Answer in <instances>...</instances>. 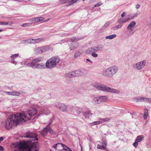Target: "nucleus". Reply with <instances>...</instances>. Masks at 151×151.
<instances>
[{"instance_id": "obj_1", "label": "nucleus", "mask_w": 151, "mask_h": 151, "mask_svg": "<svg viewBox=\"0 0 151 151\" xmlns=\"http://www.w3.org/2000/svg\"><path fill=\"white\" fill-rule=\"evenodd\" d=\"M24 137L29 138L30 139L27 142L25 141L20 142L19 143L15 142L13 145L15 147L19 149L20 151H38L36 149L38 140L36 134L33 132H27L24 136Z\"/></svg>"}, {"instance_id": "obj_2", "label": "nucleus", "mask_w": 151, "mask_h": 151, "mask_svg": "<svg viewBox=\"0 0 151 151\" xmlns=\"http://www.w3.org/2000/svg\"><path fill=\"white\" fill-rule=\"evenodd\" d=\"M44 59V58L42 57L37 58L27 63L26 65L35 69H45V67L47 68L52 69L55 68L60 60L58 57L54 56L47 61L45 66L42 63H38L42 61Z\"/></svg>"}, {"instance_id": "obj_3", "label": "nucleus", "mask_w": 151, "mask_h": 151, "mask_svg": "<svg viewBox=\"0 0 151 151\" xmlns=\"http://www.w3.org/2000/svg\"><path fill=\"white\" fill-rule=\"evenodd\" d=\"M18 114H12L7 118L4 125L6 129H12L15 126L24 122L21 116H18Z\"/></svg>"}, {"instance_id": "obj_4", "label": "nucleus", "mask_w": 151, "mask_h": 151, "mask_svg": "<svg viewBox=\"0 0 151 151\" xmlns=\"http://www.w3.org/2000/svg\"><path fill=\"white\" fill-rule=\"evenodd\" d=\"M37 111L36 109L31 108L27 111L25 113L22 112L19 113L18 116H21L22 119L24 122L30 119L32 116H33L37 114Z\"/></svg>"}, {"instance_id": "obj_5", "label": "nucleus", "mask_w": 151, "mask_h": 151, "mask_svg": "<svg viewBox=\"0 0 151 151\" xmlns=\"http://www.w3.org/2000/svg\"><path fill=\"white\" fill-rule=\"evenodd\" d=\"M94 86L98 90L102 91H107L113 93H118L120 92V91L119 90L110 88L106 85H100L97 83L94 85Z\"/></svg>"}, {"instance_id": "obj_6", "label": "nucleus", "mask_w": 151, "mask_h": 151, "mask_svg": "<svg viewBox=\"0 0 151 151\" xmlns=\"http://www.w3.org/2000/svg\"><path fill=\"white\" fill-rule=\"evenodd\" d=\"M118 70L117 66H113L104 70L102 73V74L106 77H110L116 73Z\"/></svg>"}, {"instance_id": "obj_7", "label": "nucleus", "mask_w": 151, "mask_h": 151, "mask_svg": "<svg viewBox=\"0 0 151 151\" xmlns=\"http://www.w3.org/2000/svg\"><path fill=\"white\" fill-rule=\"evenodd\" d=\"M86 71L84 69L77 70L73 71L66 74V76L69 78L79 76H83L85 73Z\"/></svg>"}, {"instance_id": "obj_8", "label": "nucleus", "mask_w": 151, "mask_h": 151, "mask_svg": "<svg viewBox=\"0 0 151 151\" xmlns=\"http://www.w3.org/2000/svg\"><path fill=\"white\" fill-rule=\"evenodd\" d=\"M52 147L58 151H73L65 145L61 143H58L55 144Z\"/></svg>"}, {"instance_id": "obj_9", "label": "nucleus", "mask_w": 151, "mask_h": 151, "mask_svg": "<svg viewBox=\"0 0 151 151\" xmlns=\"http://www.w3.org/2000/svg\"><path fill=\"white\" fill-rule=\"evenodd\" d=\"M146 63V61L144 60L133 64L132 67L136 70H140L145 66Z\"/></svg>"}, {"instance_id": "obj_10", "label": "nucleus", "mask_w": 151, "mask_h": 151, "mask_svg": "<svg viewBox=\"0 0 151 151\" xmlns=\"http://www.w3.org/2000/svg\"><path fill=\"white\" fill-rule=\"evenodd\" d=\"M51 134H53L54 132L52 129L50 128L49 124L47 125L46 127L44 129L41 131L40 132L41 134L43 136H44L46 135L47 132Z\"/></svg>"}, {"instance_id": "obj_11", "label": "nucleus", "mask_w": 151, "mask_h": 151, "mask_svg": "<svg viewBox=\"0 0 151 151\" xmlns=\"http://www.w3.org/2000/svg\"><path fill=\"white\" fill-rule=\"evenodd\" d=\"M136 24V22L134 21H133L130 23L127 27V29L130 31L129 32L127 33V35L129 36L132 35L134 32L132 30V28L134 27Z\"/></svg>"}, {"instance_id": "obj_12", "label": "nucleus", "mask_w": 151, "mask_h": 151, "mask_svg": "<svg viewBox=\"0 0 151 151\" xmlns=\"http://www.w3.org/2000/svg\"><path fill=\"white\" fill-rule=\"evenodd\" d=\"M56 106L59 108L62 111H66L67 110V106L63 104H59L56 105Z\"/></svg>"}, {"instance_id": "obj_13", "label": "nucleus", "mask_w": 151, "mask_h": 151, "mask_svg": "<svg viewBox=\"0 0 151 151\" xmlns=\"http://www.w3.org/2000/svg\"><path fill=\"white\" fill-rule=\"evenodd\" d=\"M107 145V142L106 141H103L101 143V145H98L97 148L98 149L105 150Z\"/></svg>"}, {"instance_id": "obj_14", "label": "nucleus", "mask_w": 151, "mask_h": 151, "mask_svg": "<svg viewBox=\"0 0 151 151\" xmlns=\"http://www.w3.org/2000/svg\"><path fill=\"white\" fill-rule=\"evenodd\" d=\"M40 111L42 112L43 114H45V115H48L50 113V111L47 109V108L45 107H41L40 109Z\"/></svg>"}, {"instance_id": "obj_15", "label": "nucleus", "mask_w": 151, "mask_h": 151, "mask_svg": "<svg viewBox=\"0 0 151 151\" xmlns=\"http://www.w3.org/2000/svg\"><path fill=\"white\" fill-rule=\"evenodd\" d=\"M44 19V18L42 17H40L36 18H32L31 19V21L32 22H37L42 21Z\"/></svg>"}, {"instance_id": "obj_16", "label": "nucleus", "mask_w": 151, "mask_h": 151, "mask_svg": "<svg viewBox=\"0 0 151 151\" xmlns=\"http://www.w3.org/2000/svg\"><path fill=\"white\" fill-rule=\"evenodd\" d=\"M131 19L129 18H128L125 19L120 18L118 20L117 22L121 24L123 23L127 22Z\"/></svg>"}, {"instance_id": "obj_17", "label": "nucleus", "mask_w": 151, "mask_h": 151, "mask_svg": "<svg viewBox=\"0 0 151 151\" xmlns=\"http://www.w3.org/2000/svg\"><path fill=\"white\" fill-rule=\"evenodd\" d=\"M99 103H102L106 101L107 100V97L106 96H101L99 97Z\"/></svg>"}, {"instance_id": "obj_18", "label": "nucleus", "mask_w": 151, "mask_h": 151, "mask_svg": "<svg viewBox=\"0 0 151 151\" xmlns=\"http://www.w3.org/2000/svg\"><path fill=\"white\" fill-rule=\"evenodd\" d=\"M24 93H25V92L24 91H18V92L15 91H11V95L13 96H19L21 94Z\"/></svg>"}, {"instance_id": "obj_19", "label": "nucleus", "mask_w": 151, "mask_h": 151, "mask_svg": "<svg viewBox=\"0 0 151 151\" xmlns=\"http://www.w3.org/2000/svg\"><path fill=\"white\" fill-rule=\"evenodd\" d=\"M42 52H44L50 49V47L49 45H46L41 47Z\"/></svg>"}, {"instance_id": "obj_20", "label": "nucleus", "mask_w": 151, "mask_h": 151, "mask_svg": "<svg viewBox=\"0 0 151 151\" xmlns=\"http://www.w3.org/2000/svg\"><path fill=\"white\" fill-rule=\"evenodd\" d=\"M92 114L91 112L89 111H86L84 113V116L86 118H89V117H91Z\"/></svg>"}, {"instance_id": "obj_21", "label": "nucleus", "mask_w": 151, "mask_h": 151, "mask_svg": "<svg viewBox=\"0 0 151 151\" xmlns=\"http://www.w3.org/2000/svg\"><path fill=\"white\" fill-rule=\"evenodd\" d=\"M99 99V97H95L91 101L92 103L95 104H100Z\"/></svg>"}, {"instance_id": "obj_22", "label": "nucleus", "mask_w": 151, "mask_h": 151, "mask_svg": "<svg viewBox=\"0 0 151 151\" xmlns=\"http://www.w3.org/2000/svg\"><path fill=\"white\" fill-rule=\"evenodd\" d=\"M35 52L37 54H39L42 52L41 47H38L35 49Z\"/></svg>"}, {"instance_id": "obj_23", "label": "nucleus", "mask_w": 151, "mask_h": 151, "mask_svg": "<svg viewBox=\"0 0 151 151\" xmlns=\"http://www.w3.org/2000/svg\"><path fill=\"white\" fill-rule=\"evenodd\" d=\"M92 52H96L99 51L100 50V47L98 46H95L93 47H91Z\"/></svg>"}, {"instance_id": "obj_24", "label": "nucleus", "mask_w": 151, "mask_h": 151, "mask_svg": "<svg viewBox=\"0 0 151 151\" xmlns=\"http://www.w3.org/2000/svg\"><path fill=\"white\" fill-rule=\"evenodd\" d=\"M13 23H14L12 22L11 21H9L8 22H0V24L4 25L9 24L10 25H11Z\"/></svg>"}, {"instance_id": "obj_25", "label": "nucleus", "mask_w": 151, "mask_h": 151, "mask_svg": "<svg viewBox=\"0 0 151 151\" xmlns=\"http://www.w3.org/2000/svg\"><path fill=\"white\" fill-rule=\"evenodd\" d=\"M148 110L147 109H146L144 110V114L143 118L144 119H146L148 116Z\"/></svg>"}, {"instance_id": "obj_26", "label": "nucleus", "mask_w": 151, "mask_h": 151, "mask_svg": "<svg viewBox=\"0 0 151 151\" xmlns=\"http://www.w3.org/2000/svg\"><path fill=\"white\" fill-rule=\"evenodd\" d=\"M82 39V38H81V37L78 38V37H73L72 38L70 39V40L72 42H77V41H79V40H80Z\"/></svg>"}, {"instance_id": "obj_27", "label": "nucleus", "mask_w": 151, "mask_h": 151, "mask_svg": "<svg viewBox=\"0 0 151 151\" xmlns=\"http://www.w3.org/2000/svg\"><path fill=\"white\" fill-rule=\"evenodd\" d=\"M116 35L115 34L112 35H110L107 36L105 38L106 39H112L115 38Z\"/></svg>"}, {"instance_id": "obj_28", "label": "nucleus", "mask_w": 151, "mask_h": 151, "mask_svg": "<svg viewBox=\"0 0 151 151\" xmlns=\"http://www.w3.org/2000/svg\"><path fill=\"white\" fill-rule=\"evenodd\" d=\"M143 138V136L142 135L139 136L136 138L135 141L139 142L141 141Z\"/></svg>"}, {"instance_id": "obj_29", "label": "nucleus", "mask_w": 151, "mask_h": 151, "mask_svg": "<svg viewBox=\"0 0 151 151\" xmlns=\"http://www.w3.org/2000/svg\"><path fill=\"white\" fill-rule=\"evenodd\" d=\"M101 123V122L100 121H95L90 123V125L91 126H93L99 124Z\"/></svg>"}, {"instance_id": "obj_30", "label": "nucleus", "mask_w": 151, "mask_h": 151, "mask_svg": "<svg viewBox=\"0 0 151 151\" xmlns=\"http://www.w3.org/2000/svg\"><path fill=\"white\" fill-rule=\"evenodd\" d=\"M82 54V53L80 51L76 52L74 55V57L77 58L79 56Z\"/></svg>"}, {"instance_id": "obj_31", "label": "nucleus", "mask_w": 151, "mask_h": 151, "mask_svg": "<svg viewBox=\"0 0 151 151\" xmlns=\"http://www.w3.org/2000/svg\"><path fill=\"white\" fill-rule=\"evenodd\" d=\"M91 49V48H89L87 50H86L85 51V52L86 54H89L90 53H91L92 52V50Z\"/></svg>"}, {"instance_id": "obj_32", "label": "nucleus", "mask_w": 151, "mask_h": 151, "mask_svg": "<svg viewBox=\"0 0 151 151\" xmlns=\"http://www.w3.org/2000/svg\"><path fill=\"white\" fill-rule=\"evenodd\" d=\"M110 23L109 22H107L104 24L102 27L104 28H106L110 25Z\"/></svg>"}, {"instance_id": "obj_33", "label": "nucleus", "mask_w": 151, "mask_h": 151, "mask_svg": "<svg viewBox=\"0 0 151 151\" xmlns=\"http://www.w3.org/2000/svg\"><path fill=\"white\" fill-rule=\"evenodd\" d=\"M75 109L76 111V112L77 114H80L81 111V109L78 107H76L75 108Z\"/></svg>"}, {"instance_id": "obj_34", "label": "nucleus", "mask_w": 151, "mask_h": 151, "mask_svg": "<svg viewBox=\"0 0 151 151\" xmlns=\"http://www.w3.org/2000/svg\"><path fill=\"white\" fill-rule=\"evenodd\" d=\"M18 56V55L17 54H14L11 56V59H14L17 57Z\"/></svg>"}, {"instance_id": "obj_35", "label": "nucleus", "mask_w": 151, "mask_h": 151, "mask_svg": "<svg viewBox=\"0 0 151 151\" xmlns=\"http://www.w3.org/2000/svg\"><path fill=\"white\" fill-rule=\"evenodd\" d=\"M144 97H139L137 98V101H138L143 102L144 101Z\"/></svg>"}, {"instance_id": "obj_36", "label": "nucleus", "mask_w": 151, "mask_h": 151, "mask_svg": "<svg viewBox=\"0 0 151 151\" xmlns=\"http://www.w3.org/2000/svg\"><path fill=\"white\" fill-rule=\"evenodd\" d=\"M76 0H72L69 1L68 5L67 6H69L72 4L76 3Z\"/></svg>"}, {"instance_id": "obj_37", "label": "nucleus", "mask_w": 151, "mask_h": 151, "mask_svg": "<svg viewBox=\"0 0 151 151\" xmlns=\"http://www.w3.org/2000/svg\"><path fill=\"white\" fill-rule=\"evenodd\" d=\"M36 43H38L41 42L43 41V39L42 38H40L35 39Z\"/></svg>"}, {"instance_id": "obj_38", "label": "nucleus", "mask_w": 151, "mask_h": 151, "mask_svg": "<svg viewBox=\"0 0 151 151\" xmlns=\"http://www.w3.org/2000/svg\"><path fill=\"white\" fill-rule=\"evenodd\" d=\"M77 48V47H75L73 45L71 44L70 45V50H73L76 49Z\"/></svg>"}, {"instance_id": "obj_39", "label": "nucleus", "mask_w": 151, "mask_h": 151, "mask_svg": "<svg viewBox=\"0 0 151 151\" xmlns=\"http://www.w3.org/2000/svg\"><path fill=\"white\" fill-rule=\"evenodd\" d=\"M102 4V3L101 1H100L99 2L94 5V7H98L101 5Z\"/></svg>"}, {"instance_id": "obj_40", "label": "nucleus", "mask_w": 151, "mask_h": 151, "mask_svg": "<svg viewBox=\"0 0 151 151\" xmlns=\"http://www.w3.org/2000/svg\"><path fill=\"white\" fill-rule=\"evenodd\" d=\"M70 0H60V3L61 4L69 2Z\"/></svg>"}, {"instance_id": "obj_41", "label": "nucleus", "mask_w": 151, "mask_h": 151, "mask_svg": "<svg viewBox=\"0 0 151 151\" xmlns=\"http://www.w3.org/2000/svg\"><path fill=\"white\" fill-rule=\"evenodd\" d=\"M95 52H92L91 53V55L94 57H97L98 56V54Z\"/></svg>"}, {"instance_id": "obj_42", "label": "nucleus", "mask_w": 151, "mask_h": 151, "mask_svg": "<svg viewBox=\"0 0 151 151\" xmlns=\"http://www.w3.org/2000/svg\"><path fill=\"white\" fill-rule=\"evenodd\" d=\"M30 24L29 23H26L23 24L22 25V26L23 27H25L30 25Z\"/></svg>"}, {"instance_id": "obj_43", "label": "nucleus", "mask_w": 151, "mask_h": 151, "mask_svg": "<svg viewBox=\"0 0 151 151\" xmlns=\"http://www.w3.org/2000/svg\"><path fill=\"white\" fill-rule=\"evenodd\" d=\"M110 119L109 118H106L103 119H100L102 120H103V121H104V122H106V121H108L109 120H110Z\"/></svg>"}, {"instance_id": "obj_44", "label": "nucleus", "mask_w": 151, "mask_h": 151, "mask_svg": "<svg viewBox=\"0 0 151 151\" xmlns=\"http://www.w3.org/2000/svg\"><path fill=\"white\" fill-rule=\"evenodd\" d=\"M138 142L137 141H135V142L133 143V145L135 147H137L138 145Z\"/></svg>"}, {"instance_id": "obj_45", "label": "nucleus", "mask_w": 151, "mask_h": 151, "mask_svg": "<svg viewBox=\"0 0 151 151\" xmlns=\"http://www.w3.org/2000/svg\"><path fill=\"white\" fill-rule=\"evenodd\" d=\"M32 39H29L27 40V42L29 43L30 44H33L32 43Z\"/></svg>"}, {"instance_id": "obj_46", "label": "nucleus", "mask_w": 151, "mask_h": 151, "mask_svg": "<svg viewBox=\"0 0 151 151\" xmlns=\"http://www.w3.org/2000/svg\"><path fill=\"white\" fill-rule=\"evenodd\" d=\"M122 25L120 24V25H117L116 26V27H117V29H118L121 28L122 27Z\"/></svg>"}, {"instance_id": "obj_47", "label": "nucleus", "mask_w": 151, "mask_h": 151, "mask_svg": "<svg viewBox=\"0 0 151 151\" xmlns=\"http://www.w3.org/2000/svg\"><path fill=\"white\" fill-rule=\"evenodd\" d=\"M4 92L5 93H6L9 95H11V92H8L6 91H4Z\"/></svg>"}, {"instance_id": "obj_48", "label": "nucleus", "mask_w": 151, "mask_h": 151, "mask_svg": "<svg viewBox=\"0 0 151 151\" xmlns=\"http://www.w3.org/2000/svg\"><path fill=\"white\" fill-rule=\"evenodd\" d=\"M148 98H146L144 97V101L143 102H148Z\"/></svg>"}, {"instance_id": "obj_49", "label": "nucleus", "mask_w": 151, "mask_h": 151, "mask_svg": "<svg viewBox=\"0 0 151 151\" xmlns=\"http://www.w3.org/2000/svg\"><path fill=\"white\" fill-rule=\"evenodd\" d=\"M11 60H12V61H11L12 63L13 64H17V62H16V61H15L14 60V59H11Z\"/></svg>"}, {"instance_id": "obj_50", "label": "nucleus", "mask_w": 151, "mask_h": 151, "mask_svg": "<svg viewBox=\"0 0 151 151\" xmlns=\"http://www.w3.org/2000/svg\"><path fill=\"white\" fill-rule=\"evenodd\" d=\"M140 7V5L138 4L135 5V7L137 9H138Z\"/></svg>"}, {"instance_id": "obj_51", "label": "nucleus", "mask_w": 151, "mask_h": 151, "mask_svg": "<svg viewBox=\"0 0 151 151\" xmlns=\"http://www.w3.org/2000/svg\"><path fill=\"white\" fill-rule=\"evenodd\" d=\"M126 14V13L125 12H123L121 14L122 17H123Z\"/></svg>"}, {"instance_id": "obj_52", "label": "nucleus", "mask_w": 151, "mask_h": 151, "mask_svg": "<svg viewBox=\"0 0 151 151\" xmlns=\"http://www.w3.org/2000/svg\"><path fill=\"white\" fill-rule=\"evenodd\" d=\"M4 148L1 146H0V151H4Z\"/></svg>"}, {"instance_id": "obj_53", "label": "nucleus", "mask_w": 151, "mask_h": 151, "mask_svg": "<svg viewBox=\"0 0 151 151\" xmlns=\"http://www.w3.org/2000/svg\"><path fill=\"white\" fill-rule=\"evenodd\" d=\"M36 40L35 39H32V43H33V44H34V43H36V40Z\"/></svg>"}, {"instance_id": "obj_54", "label": "nucleus", "mask_w": 151, "mask_h": 151, "mask_svg": "<svg viewBox=\"0 0 151 151\" xmlns=\"http://www.w3.org/2000/svg\"><path fill=\"white\" fill-rule=\"evenodd\" d=\"M112 29L114 30H116L117 29V27H116V26L113 27H112Z\"/></svg>"}, {"instance_id": "obj_55", "label": "nucleus", "mask_w": 151, "mask_h": 151, "mask_svg": "<svg viewBox=\"0 0 151 151\" xmlns=\"http://www.w3.org/2000/svg\"><path fill=\"white\" fill-rule=\"evenodd\" d=\"M137 16V13L135 14L131 18V19L135 17H136Z\"/></svg>"}, {"instance_id": "obj_56", "label": "nucleus", "mask_w": 151, "mask_h": 151, "mask_svg": "<svg viewBox=\"0 0 151 151\" xmlns=\"http://www.w3.org/2000/svg\"><path fill=\"white\" fill-rule=\"evenodd\" d=\"M148 99L147 102L151 103V98H148Z\"/></svg>"}, {"instance_id": "obj_57", "label": "nucleus", "mask_w": 151, "mask_h": 151, "mask_svg": "<svg viewBox=\"0 0 151 151\" xmlns=\"http://www.w3.org/2000/svg\"><path fill=\"white\" fill-rule=\"evenodd\" d=\"M150 26L151 25V15H150Z\"/></svg>"}, {"instance_id": "obj_58", "label": "nucleus", "mask_w": 151, "mask_h": 151, "mask_svg": "<svg viewBox=\"0 0 151 151\" xmlns=\"http://www.w3.org/2000/svg\"><path fill=\"white\" fill-rule=\"evenodd\" d=\"M86 60L88 61H90V60L89 59H86Z\"/></svg>"}, {"instance_id": "obj_59", "label": "nucleus", "mask_w": 151, "mask_h": 151, "mask_svg": "<svg viewBox=\"0 0 151 151\" xmlns=\"http://www.w3.org/2000/svg\"><path fill=\"white\" fill-rule=\"evenodd\" d=\"M90 62V63H93V62H92V61H91V60H90V61H89Z\"/></svg>"}, {"instance_id": "obj_60", "label": "nucleus", "mask_w": 151, "mask_h": 151, "mask_svg": "<svg viewBox=\"0 0 151 151\" xmlns=\"http://www.w3.org/2000/svg\"><path fill=\"white\" fill-rule=\"evenodd\" d=\"M3 31V29H0V32H2Z\"/></svg>"}, {"instance_id": "obj_61", "label": "nucleus", "mask_w": 151, "mask_h": 151, "mask_svg": "<svg viewBox=\"0 0 151 151\" xmlns=\"http://www.w3.org/2000/svg\"><path fill=\"white\" fill-rule=\"evenodd\" d=\"M14 151H19L18 150H15Z\"/></svg>"}, {"instance_id": "obj_62", "label": "nucleus", "mask_w": 151, "mask_h": 151, "mask_svg": "<svg viewBox=\"0 0 151 151\" xmlns=\"http://www.w3.org/2000/svg\"><path fill=\"white\" fill-rule=\"evenodd\" d=\"M85 0H83V1H85Z\"/></svg>"}, {"instance_id": "obj_63", "label": "nucleus", "mask_w": 151, "mask_h": 151, "mask_svg": "<svg viewBox=\"0 0 151 151\" xmlns=\"http://www.w3.org/2000/svg\"><path fill=\"white\" fill-rule=\"evenodd\" d=\"M1 36H0V38H1Z\"/></svg>"}]
</instances>
